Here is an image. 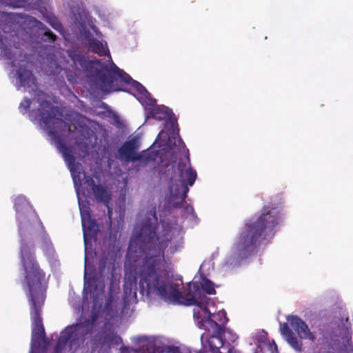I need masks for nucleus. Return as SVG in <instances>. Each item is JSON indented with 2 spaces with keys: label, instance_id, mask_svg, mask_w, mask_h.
Wrapping results in <instances>:
<instances>
[{
  "label": "nucleus",
  "instance_id": "f257e3e1",
  "mask_svg": "<svg viewBox=\"0 0 353 353\" xmlns=\"http://www.w3.org/2000/svg\"><path fill=\"white\" fill-rule=\"evenodd\" d=\"M172 230H164L163 237L155 241H150L143 245V254L139 259L137 268L141 277V291L147 294L156 293L165 301L181 303L185 305V299L193 290L195 285H199L201 294H216L214 283L206 278L202 282L188 285L187 293L183 295L179 290L178 284L172 281V275L165 261V249L171 244L173 239Z\"/></svg>",
  "mask_w": 353,
  "mask_h": 353
},
{
  "label": "nucleus",
  "instance_id": "f03ea898",
  "mask_svg": "<svg viewBox=\"0 0 353 353\" xmlns=\"http://www.w3.org/2000/svg\"><path fill=\"white\" fill-rule=\"evenodd\" d=\"M167 119H168V123L172 128L173 134L176 133V137H174V147L172 148V152L170 154V159L169 160L161 159L159 167L161 174H165L168 176L170 172L172 173L174 171L177 159V153L183 152L185 154L184 158H180L179 160L176 172H174V174H172L170 176L172 182L176 181V183H172L170 187V202L174 208H179L185 202L189 191L188 185H193L197 174L196 170H193L190 166L188 150H186L184 142L178 134L179 128L176 119L173 113Z\"/></svg>",
  "mask_w": 353,
  "mask_h": 353
},
{
  "label": "nucleus",
  "instance_id": "7ed1b4c3",
  "mask_svg": "<svg viewBox=\"0 0 353 353\" xmlns=\"http://www.w3.org/2000/svg\"><path fill=\"white\" fill-rule=\"evenodd\" d=\"M20 261L24 270V281L29 290L30 316L32 322V348H39L44 341L45 330L41 316L44 303V295L41 283L45 279V272L40 268L33 250L28 245L21 246Z\"/></svg>",
  "mask_w": 353,
  "mask_h": 353
},
{
  "label": "nucleus",
  "instance_id": "20e7f679",
  "mask_svg": "<svg viewBox=\"0 0 353 353\" xmlns=\"http://www.w3.org/2000/svg\"><path fill=\"white\" fill-rule=\"evenodd\" d=\"M281 219L279 207L274 204L263 206L256 219L245 221L233 245L234 254L241 259L249 257L263 241L274 236Z\"/></svg>",
  "mask_w": 353,
  "mask_h": 353
},
{
  "label": "nucleus",
  "instance_id": "39448f33",
  "mask_svg": "<svg viewBox=\"0 0 353 353\" xmlns=\"http://www.w3.org/2000/svg\"><path fill=\"white\" fill-rule=\"evenodd\" d=\"M35 97L39 103L38 108L39 120L43 125L45 130L48 132V135L55 142L59 151L62 154L75 183L77 177L78 176L79 179L80 177L79 172L77 175L75 174L76 170L79 166L75 163V158L71 150L65 145L62 134V132L66 130L70 132V127L63 119V114L60 108L52 105L48 99L49 97L47 94L41 90H37Z\"/></svg>",
  "mask_w": 353,
  "mask_h": 353
},
{
  "label": "nucleus",
  "instance_id": "423d86ee",
  "mask_svg": "<svg viewBox=\"0 0 353 353\" xmlns=\"http://www.w3.org/2000/svg\"><path fill=\"white\" fill-rule=\"evenodd\" d=\"M199 287V285H194L193 290L185 299V305L196 306L194 310V317L199 328L219 334L228 321L227 314L224 310L210 313L208 307L210 299L201 294Z\"/></svg>",
  "mask_w": 353,
  "mask_h": 353
},
{
  "label": "nucleus",
  "instance_id": "0eeeda50",
  "mask_svg": "<svg viewBox=\"0 0 353 353\" xmlns=\"http://www.w3.org/2000/svg\"><path fill=\"white\" fill-rule=\"evenodd\" d=\"M154 221L147 219L143 221L141 224L140 230L138 232L136 241L137 244L138 245V255L137 259L134 260V264L133 266V272L134 275H130L128 277L125 276V281L123 284V299L127 301H130L132 299L137 297V281L139 279V285L140 289V292L142 295H145L146 296H150L151 294H155L159 296L156 293H150L147 294L146 293H143L141 291V287L140 285V279L141 277L137 271V268L139 263V259L143 254V245L144 244L150 241H155L154 238H158L159 239L163 237V232L161 234H157V230L159 228V225L157 222V218L155 215V213L153 215Z\"/></svg>",
  "mask_w": 353,
  "mask_h": 353
},
{
  "label": "nucleus",
  "instance_id": "6e6552de",
  "mask_svg": "<svg viewBox=\"0 0 353 353\" xmlns=\"http://www.w3.org/2000/svg\"><path fill=\"white\" fill-rule=\"evenodd\" d=\"M96 63L99 68L94 72V77L99 81L101 90L105 94L112 92L123 90V83L130 84L134 79L123 70L117 66L112 62L110 66L102 62L100 59H95L90 62Z\"/></svg>",
  "mask_w": 353,
  "mask_h": 353
},
{
  "label": "nucleus",
  "instance_id": "1a4fd4ad",
  "mask_svg": "<svg viewBox=\"0 0 353 353\" xmlns=\"http://www.w3.org/2000/svg\"><path fill=\"white\" fill-rule=\"evenodd\" d=\"M98 314L93 312L90 317L84 321L67 326L60 334L57 345L52 353H61L68 343L70 349L77 347L83 344L91 336Z\"/></svg>",
  "mask_w": 353,
  "mask_h": 353
},
{
  "label": "nucleus",
  "instance_id": "9d476101",
  "mask_svg": "<svg viewBox=\"0 0 353 353\" xmlns=\"http://www.w3.org/2000/svg\"><path fill=\"white\" fill-rule=\"evenodd\" d=\"M139 148V145L135 139L125 142L122 146L119 149L118 153L121 158H123L127 162H135L137 161H143L146 164L149 161H155L158 156L159 151L154 154L148 152L146 155L143 153H137V151Z\"/></svg>",
  "mask_w": 353,
  "mask_h": 353
},
{
  "label": "nucleus",
  "instance_id": "9b49d317",
  "mask_svg": "<svg viewBox=\"0 0 353 353\" xmlns=\"http://www.w3.org/2000/svg\"><path fill=\"white\" fill-rule=\"evenodd\" d=\"M87 259H85V272H84V290L90 294V299L94 304H97L98 299L103 292L104 285L97 283L96 276H89L87 273Z\"/></svg>",
  "mask_w": 353,
  "mask_h": 353
},
{
  "label": "nucleus",
  "instance_id": "f8f14e48",
  "mask_svg": "<svg viewBox=\"0 0 353 353\" xmlns=\"http://www.w3.org/2000/svg\"><path fill=\"white\" fill-rule=\"evenodd\" d=\"M95 325L94 326V329ZM94 330L92 331L91 336L87 339H90V342L95 346L103 347L108 345L110 347L112 345H118L122 343V339L114 332H108L104 334L103 337L98 335L92 336Z\"/></svg>",
  "mask_w": 353,
  "mask_h": 353
},
{
  "label": "nucleus",
  "instance_id": "ddd939ff",
  "mask_svg": "<svg viewBox=\"0 0 353 353\" xmlns=\"http://www.w3.org/2000/svg\"><path fill=\"white\" fill-rule=\"evenodd\" d=\"M288 321L300 338L309 339L312 341L315 340L314 335L310 331L307 325L301 318L294 315L289 316Z\"/></svg>",
  "mask_w": 353,
  "mask_h": 353
},
{
  "label": "nucleus",
  "instance_id": "4468645a",
  "mask_svg": "<svg viewBox=\"0 0 353 353\" xmlns=\"http://www.w3.org/2000/svg\"><path fill=\"white\" fill-rule=\"evenodd\" d=\"M172 114V111L165 105H157L149 109L147 117L152 118L157 121H163Z\"/></svg>",
  "mask_w": 353,
  "mask_h": 353
},
{
  "label": "nucleus",
  "instance_id": "2eb2a0df",
  "mask_svg": "<svg viewBox=\"0 0 353 353\" xmlns=\"http://www.w3.org/2000/svg\"><path fill=\"white\" fill-rule=\"evenodd\" d=\"M20 86L30 88L36 85V78L32 71L25 68H19L17 71Z\"/></svg>",
  "mask_w": 353,
  "mask_h": 353
},
{
  "label": "nucleus",
  "instance_id": "dca6fc26",
  "mask_svg": "<svg viewBox=\"0 0 353 353\" xmlns=\"http://www.w3.org/2000/svg\"><path fill=\"white\" fill-rule=\"evenodd\" d=\"M89 49L91 52L97 54L99 56H108L111 63L113 62L110 56V51L106 44L96 39H91L89 40Z\"/></svg>",
  "mask_w": 353,
  "mask_h": 353
},
{
  "label": "nucleus",
  "instance_id": "f3484780",
  "mask_svg": "<svg viewBox=\"0 0 353 353\" xmlns=\"http://www.w3.org/2000/svg\"><path fill=\"white\" fill-rule=\"evenodd\" d=\"M14 208L18 219L21 220L24 214L32 211V206L24 196H18L14 201Z\"/></svg>",
  "mask_w": 353,
  "mask_h": 353
},
{
  "label": "nucleus",
  "instance_id": "a211bd4d",
  "mask_svg": "<svg viewBox=\"0 0 353 353\" xmlns=\"http://www.w3.org/2000/svg\"><path fill=\"white\" fill-rule=\"evenodd\" d=\"M12 48V46H10V48H8L6 43L3 41V38L0 37V48L2 49L4 57L10 61V63L12 67H16L17 59L15 57V54L17 52H19V57H21V52L17 46H14V50L17 51L14 53Z\"/></svg>",
  "mask_w": 353,
  "mask_h": 353
},
{
  "label": "nucleus",
  "instance_id": "6ab92c4d",
  "mask_svg": "<svg viewBox=\"0 0 353 353\" xmlns=\"http://www.w3.org/2000/svg\"><path fill=\"white\" fill-rule=\"evenodd\" d=\"M80 212L82 219V226L85 230L89 232L94 230L96 225L93 220L91 219L90 208L86 205H80Z\"/></svg>",
  "mask_w": 353,
  "mask_h": 353
},
{
  "label": "nucleus",
  "instance_id": "aec40b11",
  "mask_svg": "<svg viewBox=\"0 0 353 353\" xmlns=\"http://www.w3.org/2000/svg\"><path fill=\"white\" fill-rule=\"evenodd\" d=\"M92 191L97 202L104 203L108 205L110 199V194L105 186L99 184L94 186Z\"/></svg>",
  "mask_w": 353,
  "mask_h": 353
},
{
  "label": "nucleus",
  "instance_id": "412c9836",
  "mask_svg": "<svg viewBox=\"0 0 353 353\" xmlns=\"http://www.w3.org/2000/svg\"><path fill=\"white\" fill-rule=\"evenodd\" d=\"M69 57L75 65H79L82 68H88V67L98 66L96 63H91V61H87L85 55L76 51L69 52Z\"/></svg>",
  "mask_w": 353,
  "mask_h": 353
},
{
  "label": "nucleus",
  "instance_id": "4be33fe9",
  "mask_svg": "<svg viewBox=\"0 0 353 353\" xmlns=\"http://www.w3.org/2000/svg\"><path fill=\"white\" fill-rule=\"evenodd\" d=\"M208 343L212 351L219 350L225 344L221 336V332L219 334L212 332V335L208 339Z\"/></svg>",
  "mask_w": 353,
  "mask_h": 353
},
{
  "label": "nucleus",
  "instance_id": "5701e85b",
  "mask_svg": "<svg viewBox=\"0 0 353 353\" xmlns=\"http://www.w3.org/2000/svg\"><path fill=\"white\" fill-rule=\"evenodd\" d=\"M221 336L225 344L227 343L229 345L234 343L238 339V336L236 333L230 329H226L225 327H223L221 331Z\"/></svg>",
  "mask_w": 353,
  "mask_h": 353
},
{
  "label": "nucleus",
  "instance_id": "b1692460",
  "mask_svg": "<svg viewBox=\"0 0 353 353\" xmlns=\"http://www.w3.org/2000/svg\"><path fill=\"white\" fill-rule=\"evenodd\" d=\"M285 340L295 351L301 352L302 350V342L297 339L294 333L287 337Z\"/></svg>",
  "mask_w": 353,
  "mask_h": 353
},
{
  "label": "nucleus",
  "instance_id": "393cba45",
  "mask_svg": "<svg viewBox=\"0 0 353 353\" xmlns=\"http://www.w3.org/2000/svg\"><path fill=\"white\" fill-rule=\"evenodd\" d=\"M130 84L141 97H146L149 94L145 88L139 82L134 80Z\"/></svg>",
  "mask_w": 353,
  "mask_h": 353
},
{
  "label": "nucleus",
  "instance_id": "a878e982",
  "mask_svg": "<svg viewBox=\"0 0 353 353\" xmlns=\"http://www.w3.org/2000/svg\"><path fill=\"white\" fill-rule=\"evenodd\" d=\"M48 23H50V25L56 30L58 32H61L63 30V26L62 24L59 21L57 17H49L48 20L47 21Z\"/></svg>",
  "mask_w": 353,
  "mask_h": 353
},
{
  "label": "nucleus",
  "instance_id": "bb28decb",
  "mask_svg": "<svg viewBox=\"0 0 353 353\" xmlns=\"http://www.w3.org/2000/svg\"><path fill=\"white\" fill-rule=\"evenodd\" d=\"M281 333L285 337V339H286L294 332L289 327L288 323H283V324H281Z\"/></svg>",
  "mask_w": 353,
  "mask_h": 353
},
{
  "label": "nucleus",
  "instance_id": "cd10ccee",
  "mask_svg": "<svg viewBox=\"0 0 353 353\" xmlns=\"http://www.w3.org/2000/svg\"><path fill=\"white\" fill-rule=\"evenodd\" d=\"M32 101L30 99L25 98L19 105V109L21 111H23V113L26 112V111L30 108Z\"/></svg>",
  "mask_w": 353,
  "mask_h": 353
},
{
  "label": "nucleus",
  "instance_id": "c85d7f7f",
  "mask_svg": "<svg viewBox=\"0 0 353 353\" xmlns=\"http://www.w3.org/2000/svg\"><path fill=\"white\" fill-rule=\"evenodd\" d=\"M44 36L47 37V40L50 42L53 43L57 39V36L48 28H45Z\"/></svg>",
  "mask_w": 353,
  "mask_h": 353
},
{
  "label": "nucleus",
  "instance_id": "c756f323",
  "mask_svg": "<svg viewBox=\"0 0 353 353\" xmlns=\"http://www.w3.org/2000/svg\"><path fill=\"white\" fill-rule=\"evenodd\" d=\"M84 175L85 179V183L88 187L90 188L91 190L93 189L94 186H97L98 185L95 183L94 180L91 176H86L85 173H84Z\"/></svg>",
  "mask_w": 353,
  "mask_h": 353
},
{
  "label": "nucleus",
  "instance_id": "7c9ffc66",
  "mask_svg": "<svg viewBox=\"0 0 353 353\" xmlns=\"http://www.w3.org/2000/svg\"><path fill=\"white\" fill-rule=\"evenodd\" d=\"M120 353H141L137 350H134L128 346H122L120 348Z\"/></svg>",
  "mask_w": 353,
  "mask_h": 353
},
{
  "label": "nucleus",
  "instance_id": "2f4dec72",
  "mask_svg": "<svg viewBox=\"0 0 353 353\" xmlns=\"http://www.w3.org/2000/svg\"><path fill=\"white\" fill-rule=\"evenodd\" d=\"M13 8H21L23 6V1L16 0L14 2L10 3Z\"/></svg>",
  "mask_w": 353,
  "mask_h": 353
},
{
  "label": "nucleus",
  "instance_id": "473e14b6",
  "mask_svg": "<svg viewBox=\"0 0 353 353\" xmlns=\"http://www.w3.org/2000/svg\"><path fill=\"white\" fill-rule=\"evenodd\" d=\"M228 353H239L234 347H230L228 351Z\"/></svg>",
  "mask_w": 353,
  "mask_h": 353
},
{
  "label": "nucleus",
  "instance_id": "72a5a7b5",
  "mask_svg": "<svg viewBox=\"0 0 353 353\" xmlns=\"http://www.w3.org/2000/svg\"><path fill=\"white\" fill-rule=\"evenodd\" d=\"M99 265L101 268H104L105 266V261H103V260H101L100 262H99Z\"/></svg>",
  "mask_w": 353,
  "mask_h": 353
},
{
  "label": "nucleus",
  "instance_id": "f704fd0d",
  "mask_svg": "<svg viewBox=\"0 0 353 353\" xmlns=\"http://www.w3.org/2000/svg\"><path fill=\"white\" fill-rule=\"evenodd\" d=\"M172 353H190V352H181L178 348H176V350H174Z\"/></svg>",
  "mask_w": 353,
  "mask_h": 353
},
{
  "label": "nucleus",
  "instance_id": "c9c22d12",
  "mask_svg": "<svg viewBox=\"0 0 353 353\" xmlns=\"http://www.w3.org/2000/svg\"><path fill=\"white\" fill-rule=\"evenodd\" d=\"M3 0H0V3H3Z\"/></svg>",
  "mask_w": 353,
  "mask_h": 353
}]
</instances>
